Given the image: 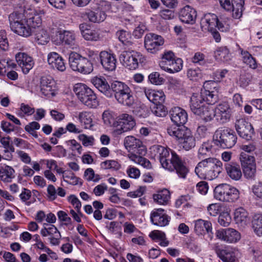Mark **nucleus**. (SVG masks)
<instances>
[{
    "label": "nucleus",
    "instance_id": "nucleus-1",
    "mask_svg": "<svg viewBox=\"0 0 262 262\" xmlns=\"http://www.w3.org/2000/svg\"><path fill=\"white\" fill-rule=\"evenodd\" d=\"M155 156L159 157L162 166L169 171L176 170L179 176L185 178L188 172L187 168L184 165L177 154L170 149L159 145H155L151 148Z\"/></svg>",
    "mask_w": 262,
    "mask_h": 262
},
{
    "label": "nucleus",
    "instance_id": "nucleus-2",
    "mask_svg": "<svg viewBox=\"0 0 262 262\" xmlns=\"http://www.w3.org/2000/svg\"><path fill=\"white\" fill-rule=\"evenodd\" d=\"M124 145L125 148L130 152L128 155V157L131 161L144 168H151L150 161L143 157L146 155L147 150L146 147L139 139L132 136H127L124 140Z\"/></svg>",
    "mask_w": 262,
    "mask_h": 262
},
{
    "label": "nucleus",
    "instance_id": "nucleus-3",
    "mask_svg": "<svg viewBox=\"0 0 262 262\" xmlns=\"http://www.w3.org/2000/svg\"><path fill=\"white\" fill-rule=\"evenodd\" d=\"M223 164L219 160L209 158L200 162L195 168L196 174L202 179L212 180L222 172Z\"/></svg>",
    "mask_w": 262,
    "mask_h": 262
},
{
    "label": "nucleus",
    "instance_id": "nucleus-4",
    "mask_svg": "<svg viewBox=\"0 0 262 262\" xmlns=\"http://www.w3.org/2000/svg\"><path fill=\"white\" fill-rule=\"evenodd\" d=\"M167 133L170 136L174 137L186 150H189L195 146V138L190 129L185 126L179 127L170 126L167 128Z\"/></svg>",
    "mask_w": 262,
    "mask_h": 262
},
{
    "label": "nucleus",
    "instance_id": "nucleus-5",
    "mask_svg": "<svg viewBox=\"0 0 262 262\" xmlns=\"http://www.w3.org/2000/svg\"><path fill=\"white\" fill-rule=\"evenodd\" d=\"M9 20L10 28L15 33L25 37L32 34V28L25 18L22 12L16 11L11 13Z\"/></svg>",
    "mask_w": 262,
    "mask_h": 262
},
{
    "label": "nucleus",
    "instance_id": "nucleus-6",
    "mask_svg": "<svg viewBox=\"0 0 262 262\" xmlns=\"http://www.w3.org/2000/svg\"><path fill=\"white\" fill-rule=\"evenodd\" d=\"M111 90L119 103L127 106L134 104V98L132 90L124 82L119 81L113 82L111 84Z\"/></svg>",
    "mask_w": 262,
    "mask_h": 262
},
{
    "label": "nucleus",
    "instance_id": "nucleus-7",
    "mask_svg": "<svg viewBox=\"0 0 262 262\" xmlns=\"http://www.w3.org/2000/svg\"><path fill=\"white\" fill-rule=\"evenodd\" d=\"M74 91L79 100L90 108H95L98 105V101L94 92L84 84L77 83Z\"/></svg>",
    "mask_w": 262,
    "mask_h": 262
},
{
    "label": "nucleus",
    "instance_id": "nucleus-8",
    "mask_svg": "<svg viewBox=\"0 0 262 262\" xmlns=\"http://www.w3.org/2000/svg\"><path fill=\"white\" fill-rule=\"evenodd\" d=\"M119 59L124 67L130 70L138 69L139 64L145 60L141 53L134 50L123 51L120 54Z\"/></svg>",
    "mask_w": 262,
    "mask_h": 262
},
{
    "label": "nucleus",
    "instance_id": "nucleus-9",
    "mask_svg": "<svg viewBox=\"0 0 262 262\" xmlns=\"http://www.w3.org/2000/svg\"><path fill=\"white\" fill-rule=\"evenodd\" d=\"M237 137L234 132L228 128H219L213 136L215 144L224 148L232 147L236 143Z\"/></svg>",
    "mask_w": 262,
    "mask_h": 262
},
{
    "label": "nucleus",
    "instance_id": "nucleus-10",
    "mask_svg": "<svg viewBox=\"0 0 262 262\" xmlns=\"http://www.w3.org/2000/svg\"><path fill=\"white\" fill-rule=\"evenodd\" d=\"M69 60L71 68L74 71L88 74L93 71V66L91 62L77 53H70Z\"/></svg>",
    "mask_w": 262,
    "mask_h": 262
},
{
    "label": "nucleus",
    "instance_id": "nucleus-11",
    "mask_svg": "<svg viewBox=\"0 0 262 262\" xmlns=\"http://www.w3.org/2000/svg\"><path fill=\"white\" fill-rule=\"evenodd\" d=\"M52 40L56 45L64 44L72 49L78 47L76 35L72 31H58L52 38Z\"/></svg>",
    "mask_w": 262,
    "mask_h": 262
},
{
    "label": "nucleus",
    "instance_id": "nucleus-12",
    "mask_svg": "<svg viewBox=\"0 0 262 262\" xmlns=\"http://www.w3.org/2000/svg\"><path fill=\"white\" fill-rule=\"evenodd\" d=\"M221 6L226 11H232L233 17L239 18L243 14L245 0H219Z\"/></svg>",
    "mask_w": 262,
    "mask_h": 262
},
{
    "label": "nucleus",
    "instance_id": "nucleus-13",
    "mask_svg": "<svg viewBox=\"0 0 262 262\" xmlns=\"http://www.w3.org/2000/svg\"><path fill=\"white\" fill-rule=\"evenodd\" d=\"M164 42V39L161 36L154 33L147 34L144 37V47L151 53H156L159 51Z\"/></svg>",
    "mask_w": 262,
    "mask_h": 262
},
{
    "label": "nucleus",
    "instance_id": "nucleus-14",
    "mask_svg": "<svg viewBox=\"0 0 262 262\" xmlns=\"http://www.w3.org/2000/svg\"><path fill=\"white\" fill-rule=\"evenodd\" d=\"M40 92L41 94L48 97H53L57 92L54 80L50 76H42L40 80Z\"/></svg>",
    "mask_w": 262,
    "mask_h": 262
},
{
    "label": "nucleus",
    "instance_id": "nucleus-15",
    "mask_svg": "<svg viewBox=\"0 0 262 262\" xmlns=\"http://www.w3.org/2000/svg\"><path fill=\"white\" fill-rule=\"evenodd\" d=\"M23 12L24 17L31 28H35L39 27L42 23L41 16L45 12L43 10H37L34 9H27L21 10Z\"/></svg>",
    "mask_w": 262,
    "mask_h": 262
},
{
    "label": "nucleus",
    "instance_id": "nucleus-16",
    "mask_svg": "<svg viewBox=\"0 0 262 262\" xmlns=\"http://www.w3.org/2000/svg\"><path fill=\"white\" fill-rule=\"evenodd\" d=\"M235 126L237 132L242 138L247 140L251 139L254 131L250 123L245 119L240 118L236 121Z\"/></svg>",
    "mask_w": 262,
    "mask_h": 262
},
{
    "label": "nucleus",
    "instance_id": "nucleus-17",
    "mask_svg": "<svg viewBox=\"0 0 262 262\" xmlns=\"http://www.w3.org/2000/svg\"><path fill=\"white\" fill-rule=\"evenodd\" d=\"M99 58L103 68L107 71H113L116 68V56L110 52L102 51L99 54Z\"/></svg>",
    "mask_w": 262,
    "mask_h": 262
},
{
    "label": "nucleus",
    "instance_id": "nucleus-18",
    "mask_svg": "<svg viewBox=\"0 0 262 262\" xmlns=\"http://www.w3.org/2000/svg\"><path fill=\"white\" fill-rule=\"evenodd\" d=\"M215 235L219 239L231 243H236L241 238L240 233L231 228L217 230Z\"/></svg>",
    "mask_w": 262,
    "mask_h": 262
},
{
    "label": "nucleus",
    "instance_id": "nucleus-19",
    "mask_svg": "<svg viewBox=\"0 0 262 262\" xmlns=\"http://www.w3.org/2000/svg\"><path fill=\"white\" fill-rule=\"evenodd\" d=\"M121 127L114 130L116 135H120L123 132H127L133 129L136 125V122L133 117L127 114H122L118 117V123Z\"/></svg>",
    "mask_w": 262,
    "mask_h": 262
},
{
    "label": "nucleus",
    "instance_id": "nucleus-20",
    "mask_svg": "<svg viewBox=\"0 0 262 262\" xmlns=\"http://www.w3.org/2000/svg\"><path fill=\"white\" fill-rule=\"evenodd\" d=\"M216 120L221 123L228 122L231 117V110L229 104L226 102L220 103L214 108Z\"/></svg>",
    "mask_w": 262,
    "mask_h": 262
},
{
    "label": "nucleus",
    "instance_id": "nucleus-21",
    "mask_svg": "<svg viewBox=\"0 0 262 262\" xmlns=\"http://www.w3.org/2000/svg\"><path fill=\"white\" fill-rule=\"evenodd\" d=\"M151 223L157 226L164 227L168 224L170 217L162 208L155 209L150 213Z\"/></svg>",
    "mask_w": 262,
    "mask_h": 262
},
{
    "label": "nucleus",
    "instance_id": "nucleus-22",
    "mask_svg": "<svg viewBox=\"0 0 262 262\" xmlns=\"http://www.w3.org/2000/svg\"><path fill=\"white\" fill-rule=\"evenodd\" d=\"M16 61L21 68L24 74H27L34 66L32 58L24 52H19L15 55Z\"/></svg>",
    "mask_w": 262,
    "mask_h": 262
},
{
    "label": "nucleus",
    "instance_id": "nucleus-23",
    "mask_svg": "<svg viewBox=\"0 0 262 262\" xmlns=\"http://www.w3.org/2000/svg\"><path fill=\"white\" fill-rule=\"evenodd\" d=\"M171 121L177 125L183 126L187 121L188 115L186 112L179 107H174L170 111Z\"/></svg>",
    "mask_w": 262,
    "mask_h": 262
},
{
    "label": "nucleus",
    "instance_id": "nucleus-24",
    "mask_svg": "<svg viewBox=\"0 0 262 262\" xmlns=\"http://www.w3.org/2000/svg\"><path fill=\"white\" fill-rule=\"evenodd\" d=\"M93 84L107 97L113 96L111 86L109 85L106 79L103 77H95L91 79Z\"/></svg>",
    "mask_w": 262,
    "mask_h": 262
},
{
    "label": "nucleus",
    "instance_id": "nucleus-25",
    "mask_svg": "<svg viewBox=\"0 0 262 262\" xmlns=\"http://www.w3.org/2000/svg\"><path fill=\"white\" fill-rule=\"evenodd\" d=\"M47 61L50 66L60 72H63L66 69V64L62 57L56 52H51L48 54Z\"/></svg>",
    "mask_w": 262,
    "mask_h": 262
},
{
    "label": "nucleus",
    "instance_id": "nucleus-26",
    "mask_svg": "<svg viewBox=\"0 0 262 262\" xmlns=\"http://www.w3.org/2000/svg\"><path fill=\"white\" fill-rule=\"evenodd\" d=\"M179 17L182 22L193 24L195 21L196 12L192 7L187 5L180 10Z\"/></svg>",
    "mask_w": 262,
    "mask_h": 262
},
{
    "label": "nucleus",
    "instance_id": "nucleus-27",
    "mask_svg": "<svg viewBox=\"0 0 262 262\" xmlns=\"http://www.w3.org/2000/svg\"><path fill=\"white\" fill-rule=\"evenodd\" d=\"M227 176L232 180L238 181L242 177V172L238 164L230 162L225 165Z\"/></svg>",
    "mask_w": 262,
    "mask_h": 262
},
{
    "label": "nucleus",
    "instance_id": "nucleus-28",
    "mask_svg": "<svg viewBox=\"0 0 262 262\" xmlns=\"http://www.w3.org/2000/svg\"><path fill=\"white\" fill-rule=\"evenodd\" d=\"M218 18L213 13H207L204 15L201 21V25L205 31H212L217 26Z\"/></svg>",
    "mask_w": 262,
    "mask_h": 262
},
{
    "label": "nucleus",
    "instance_id": "nucleus-29",
    "mask_svg": "<svg viewBox=\"0 0 262 262\" xmlns=\"http://www.w3.org/2000/svg\"><path fill=\"white\" fill-rule=\"evenodd\" d=\"M203 97L201 93L193 94L190 98V107L191 111L196 115H200L201 110L205 106Z\"/></svg>",
    "mask_w": 262,
    "mask_h": 262
},
{
    "label": "nucleus",
    "instance_id": "nucleus-30",
    "mask_svg": "<svg viewBox=\"0 0 262 262\" xmlns=\"http://www.w3.org/2000/svg\"><path fill=\"white\" fill-rule=\"evenodd\" d=\"M143 90L147 98L154 104L163 103L164 102L165 96L162 91L146 88H143Z\"/></svg>",
    "mask_w": 262,
    "mask_h": 262
},
{
    "label": "nucleus",
    "instance_id": "nucleus-31",
    "mask_svg": "<svg viewBox=\"0 0 262 262\" xmlns=\"http://www.w3.org/2000/svg\"><path fill=\"white\" fill-rule=\"evenodd\" d=\"M234 219L236 224L241 226H244L250 221L249 213L245 208L242 207L235 210Z\"/></svg>",
    "mask_w": 262,
    "mask_h": 262
},
{
    "label": "nucleus",
    "instance_id": "nucleus-32",
    "mask_svg": "<svg viewBox=\"0 0 262 262\" xmlns=\"http://www.w3.org/2000/svg\"><path fill=\"white\" fill-rule=\"evenodd\" d=\"M219 258L224 262H234L235 260V255L232 248L225 247L219 248L216 250Z\"/></svg>",
    "mask_w": 262,
    "mask_h": 262
},
{
    "label": "nucleus",
    "instance_id": "nucleus-33",
    "mask_svg": "<svg viewBox=\"0 0 262 262\" xmlns=\"http://www.w3.org/2000/svg\"><path fill=\"white\" fill-rule=\"evenodd\" d=\"M15 170L11 166L4 165L0 167V180L4 183H10L15 178Z\"/></svg>",
    "mask_w": 262,
    "mask_h": 262
},
{
    "label": "nucleus",
    "instance_id": "nucleus-34",
    "mask_svg": "<svg viewBox=\"0 0 262 262\" xmlns=\"http://www.w3.org/2000/svg\"><path fill=\"white\" fill-rule=\"evenodd\" d=\"M78 118L81 125L85 129H90L94 125L93 115L90 112H82L79 113Z\"/></svg>",
    "mask_w": 262,
    "mask_h": 262
},
{
    "label": "nucleus",
    "instance_id": "nucleus-35",
    "mask_svg": "<svg viewBox=\"0 0 262 262\" xmlns=\"http://www.w3.org/2000/svg\"><path fill=\"white\" fill-rule=\"evenodd\" d=\"M170 199V194L168 190L164 189L153 195V199L155 202L160 205H167Z\"/></svg>",
    "mask_w": 262,
    "mask_h": 262
},
{
    "label": "nucleus",
    "instance_id": "nucleus-36",
    "mask_svg": "<svg viewBox=\"0 0 262 262\" xmlns=\"http://www.w3.org/2000/svg\"><path fill=\"white\" fill-rule=\"evenodd\" d=\"M66 194V190L60 187L57 189L52 184H50L47 187V197L50 201H54L56 198L57 195L60 197H64Z\"/></svg>",
    "mask_w": 262,
    "mask_h": 262
},
{
    "label": "nucleus",
    "instance_id": "nucleus-37",
    "mask_svg": "<svg viewBox=\"0 0 262 262\" xmlns=\"http://www.w3.org/2000/svg\"><path fill=\"white\" fill-rule=\"evenodd\" d=\"M176 58L173 53L170 51L165 52L162 56L161 60L159 62V66L162 70L166 71L168 70L171 62Z\"/></svg>",
    "mask_w": 262,
    "mask_h": 262
},
{
    "label": "nucleus",
    "instance_id": "nucleus-38",
    "mask_svg": "<svg viewBox=\"0 0 262 262\" xmlns=\"http://www.w3.org/2000/svg\"><path fill=\"white\" fill-rule=\"evenodd\" d=\"M212 224L210 222L204 221L201 219L198 220L195 222L194 230L198 234H202L204 231L208 233L211 231Z\"/></svg>",
    "mask_w": 262,
    "mask_h": 262
},
{
    "label": "nucleus",
    "instance_id": "nucleus-39",
    "mask_svg": "<svg viewBox=\"0 0 262 262\" xmlns=\"http://www.w3.org/2000/svg\"><path fill=\"white\" fill-rule=\"evenodd\" d=\"M228 184H222L217 186L214 190V195L216 199L223 201L227 202V192Z\"/></svg>",
    "mask_w": 262,
    "mask_h": 262
},
{
    "label": "nucleus",
    "instance_id": "nucleus-40",
    "mask_svg": "<svg viewBox=\"0 0 262 262\" xmlns=\"http://www.w3.org/2000/svg\"><path fill=\"white\" fill-rule=\"evenodd\" d=\"M214 57L219 61L227 62L231 59L229 50L226 47L219 48L214 52Z\"/></svg>",
    "mask_w": 262,
    "mask_h": 262
},
{
    "label": "nucleus",
    "instance_id": "nucleus-41",
    "mask_svg": "<svg viewBox=\"0 0 262 262\" xmlns=\"http://www.w3.org/2000/svg\"><path fill=\"white\" fill-rule=\"evenodd\" d=\"M103 123L107 126H117L118 125V120H115V115L114 113L110 111H105L102 115Z\"/></svg>",
    "mask_w": 262,
    "mask_h": 262
},
{
    "label": "nucleus",
    "instance_id": "nucleus-42",
    "mask_svg": "<svg viewBox=\"0 0 262 262\" xmlns=\"http://www.w3.org/2000/svg\"><path fill=\"white\" fill-rule=\"evenodd\" d=\"M201 95L203 97L204 101L209 105H213L218 101L217 91L213 92L201 91Z\"/></svg>",
    "mask_w": 262,
    "mask_h": 262
},
{
    "label": "nucleus",
    "instance_id": "nucleus-43",
    "mask_svg": "<svg viewBox=\"0 0 262 262\" xmlns=\"http://www.w3.org/2000/svg\"><path fill=\"white\" fill-rule=\"evenodd\" d=\"M50 36L45 29L38 30L35 35V41L39 45H45L49 42Z\"/></svg>",
    "mask_w": 262,
    "mask_h": 262
},
{
    "label": "nucleus",
    "instance_id": "nucleus-44",
    "mask_svg": "<svg viewBox=\"0 0 262 262\" xmlns=\"http://www.w3.org/2000/svg\"><path fill=\"white\" fill-rule=\"evenodd\" d=\"M89 20L95 23H99L103 21L106 18L105 13L103 11L96 10L94 11H90L87 14Z\"/></svg>",
    "mask_w": 262,
    "mask_h": 262
},
{
    "label": "nucleus",
    "instance_id": "nucleus-45",
    "mask_svg": "<svg viewBox=\"0 0 262 262\" xmlns=\"http://www.w3.org/2000/svg\"><path fill=\"white\" fill-rule=\"evenodd\" d=\"M201 113L198 115L202 117L206 121H210L213 118H216L215 112L214 108L212 106H204L203 109L201 110Z\"/></svg>",
    "mask_w": 262,
    "mask_h": 262
},
{
    "label": "nucleus",
    "instance_id": "nucleus-46",
    "mask_svg": "<svg viewBox=\"0 0 262 262\" xmlns=\"http://www.w3.org/2000/svg\"><path fill=\"white\" fill-rule=\"evenodd\" d=\"M252 228L254 232L258 236H262V214H255L253 219Z\"/></svg>",
    "mask_w": 262,
    "mask_h": 262
},
{
    "label": "nucleus",
    "instance_id": "nucleus-47",
    "mask_svg": "<svg viewBox=\"0 0 262 262\" xmlns=\"http://www.w3.org/2000/svg\"><path fill=\"white\" fill-rule=\"evenodd\" d=\"M243 62L250 68L255 69L257 68V63L254 58L247 51L240 49Z\"/></svg>",
    "mask_w": 262,
    "mask_h": 262
},
{
    "label": "nucleus",
    "instance_id": "nucleus-48",
    "mask_svg": "<svg viewBox=\"0 0 262 262\" xmlns=\"http://www.w3.org/2000/svg\"><path fill=\"white\" fill-rule=\"evenodd\" d=\"M183 60L180 58L176 57L171 62L168 70L165 71L169 73H174L180 71L183 68Z\"/></svg>",
    "mask_w": 262,
    "mask_h": 262
},
{
    "label": "nucleus",
    "instance_id": "nucleus-49",
    "mask_svg": "<svg viewBox=\"0 0 262 262\" xmlns=\"http://www.w3.org/2000/svg\"><path fill=\"white\" fill-rule=\"evenodd\" d=\"M227 202H234L239 198V191L235 187L228 184Z\"/></svg>",
    "mask_w": 262,
    "mask_h": 262
},
{
    "label": "nucleus",
    "instance_id": "nucleus-50",
    "mask_svg": "<svg viewBox=\"0 0 262 262\" xmlns=\"http://www.w3.org/2000/svg\"><path fill=\"white\" fill-rule=\"evenodd\" d=\"M239 160L242 167L256 165L255 158L244 152L240 154Z\"/></svg>",
    "mask_w": 262,
    "mask_h": 262
},
{
    "label": "nucleus",
    "instance_id": "nucleus-51",
    "mask_svg": "<svg viewBox=\"0 0 262 262\" xmlns=\"http://www.w3.org/2000/svg\"><path fill=\"white\" fill-rule=\"evenodd\" d=\"M117 35L119 40L122 43L126 46L132 45V38L130 34L128 32L123 30H120L117 32Z\"/></svg>",
    "mask_w": 262,
    "mask_h": 262
},
{
    "label": "nucleus",
    "instance_id": "nucleus-52",
    "mask_svg": "<svg viewBox=\"0 0 262 262\" xmlns=\"http://www.w3.org/2000/svg\"><path fill=\"white\" fill-rule=\"evenodd\" d=\"M151 112L157 117H164L166 116L167 111L163 103L154 104L151 109Z\"/></svg>",
    "mask_w": 262,
    "mask_h": 262
},
{
    "label": "nucleus",
    "instance_id": "nucleus-53",
    "mask_svg": "<svg viewBox=\"0 0 262 262\" xmlns=\"http://www.w3.org/2000/svg\"><path fill=\"white\" fill-rule=\"evenodd\" d=\"M212 145L209 142H204L198 151L199 158H204L205 156H209L211 152Z\"/></svg>",
    "mask_w": 262,
    "mask_h": 262
},
{
    "label": "nucleus",
    "instance_id": "nucleus-54",
    "mask_svg": "<svg viewBox=\"0 0 262 262\" xmlns=\"http://www.w3.org/2000/svg\"><path fill=\"white\" fill-rule=\"evenodd\" d=\"M101 167L104 169H112L117 170L120 169L121 165L117 161L114 160H106L100 164Z\"/></svg>",
    "mask_w": 262,
    "mask_h": 262
},
{
    "label": "nucleus",
    "instance_id": "nucleus-55",
    "mask_svg": "<svg viewBox=\"0 0 262 262\" xmlns=\"http://www.w3.org/2000/svg\"><path fill=\"white\" fill-rule=\"evenodd\" d=\"M84 178L88 181L98 182L100 179V175L95 174L94 170L91 168H87L84 172Z\"/></svg>",
    "mask_w": 262,
    "mask_h": 262
},
{
    "label": "nucleus",
    "instance_id": "nucleus-56",
    "mask_svg": "<svg viewBox=\"0 0 262 262\" xmlns=\"http://www.w3.org/2000/svg\"><path fill=\"white\" fill-rule=\"evenodd\" d=\"M63 179L64 182L68 184L76 185L78 184L79 178L77 177L75 174L71 171H67L64 172Z\"/></svg>",
    "mask_w": 262,
    "mask_h": 262
},
{
    "label": "nucleus",
    "instance_id": "nucleus-57",
    "mask_svg": "<svg viewBox=\"0 0 262 262\" xmlns=\"http://www.w3.org/2000/svg\"><path fill=\"white\" fill-rule=\"evenodd\" d=\"M231 221V217L228 211H224L220 213L219 218V223L223 227L228 226Z\"/></svg>",
    "mask_w": 262,
    "mask_h": 262
},
{
    "label": "nucleus",
    "instance_id": "nucleus-58",
    "mask_svg": "<svg viewBox=\"0 0 262 262\" xmlns=\"http://www.w3.org/2000/svg\"><path fill=\"white\" fill-rule=\"evenodd\" d=\"M83 37L88 40L96 41L100 38L99 34L94 30L89 29L82 35Z\"/></svg>",
    "mask_w": 262,
    "mask_h": 262
},
{
    "label": "nucleus",
    "instance_id": "nucleus-59",
    "mask_svg": "<svg viewBox=\"0 0 262 262\" xmlns=\"http://www.w3.org/2000/svg\"><path fill=\"white\" fill-rule=\"evenodd\" d=\"M202 76L201 71L199 69H190L187 71V76L191 80L198 81Z\"/></svg>",
    "mask_w": 262,
    "mask_h": 262
},
{
    "label": "nucleus",
    "instance_id": "nucleus-60",
    "mask_svg": "<svg viewBox=\"0 0 262 262\" xmlns=\"http://www.w3.org/2000/svg\"><path fill=\"white\" fill-rule=\"evenodd\" d=\"M243 170L245 177L247 179H253L256 173V165L243 167Z\"/></svg>",
    "mask_w": 262,
    "mask_h": 262
},
{
    "label": "nucleus",
    "instance_id": "nucleus-61",
    "mask_svg": "<svg viewBox=\"0 0 262 262\" xmlns=\"http://www.w3.org/2000/svg\"><path fill=\"white\" fill-rule=\"evenodd\" d=\"M148 79L151 83L156 85H160L164 81V78L160 76L158 72H156L151 73L148 76Z\"/></svg>",
    "mask_w": 262,
    "mask_h": 262
},
{
    "label": "nucleus",
    "instance_id": "nucleus-62",
    "mask_svg": "<svg viewBox=\"0 0 262 262\" xmlns=\"http://www.w3.org/2000/svg\"><path fill=\"white\" fill-rule=\"evenodd\" d=\"M217 91V83L213 80L206 81L203 84V89L201 91L213 92Z\"/></svg>",
    "mask_w": 262,
    "mask_h": 262
},
{
    "label": "nucleus",
    "instance_id": "nucleus-63",
    "mask_svg": "<svg viewBox=\"0 0 262 262\" xmlns=\"http://www.w3.org/2000/svg\"><path fill=\"white\" fill-rule=\"evenodd\" d=\"M241 148L245 152H252L256 149V143L254 140L244 143Z\"/></svg>",
    "mask_w": 262,
    "mask_h": 262
},
{
    "label": "nucleus",
    "instance_id": "nucleus-64",
    "mask_svg": "<svg viewBox=\"0 0 262 262\" xmlns=\"http://www.w3.org/2000/svg\"><path fill=\"white\" fill-rule=\"evenodd\" d=\"M232 23V20L228 18L224 21H220L218 20L217 26H216V27H217L219 30L221 31L228 32L230 29L231 24Z\"/></svg>",
    "mask_w": 262,
    "mask_h": 262
}]
</instances>
